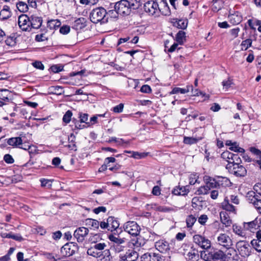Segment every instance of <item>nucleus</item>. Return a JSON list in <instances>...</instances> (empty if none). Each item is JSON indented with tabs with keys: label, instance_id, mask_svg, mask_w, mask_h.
<instances>
[{
	"label": "nucleus",
	"instance_id": "nucleus-60",
	"mask_svg": "<svg viewBox=\"0 0 261 261\" xmlns=\"http://www.w3.org/2000/svg\"><path fill=\"white\" fill-rule=\"evenodd\" d=\"M4 160L8 164H12L14 162L13 158L9 154H6L4 155Z\"/></svg>",
	"mask_w": 261,
	"mask_h": 261
},
{
	"label": "nucleus",
	"instance_id": "nucleus-58",
	"mask_svg": "<svg viewBox=\"0 0 261 261\" xmlns=\"http://www.w3.org/2000/svg\"><path fill=\"white\" fill-rule=\"evenodd\" d=\"M93 248H94L96 250L98 251H100V252H102V250L105 249V248L106 247V245L105 243H98L95 244L93 246H92Z\"/></svg>",
	"mask_w": 261,
	"mask_h": 261
},
{
	"label": "nucleus",
	"instance_id": "nucleus-40",
	"mask_svg": "<svg viewBox=\"0 0 261 261\" xmlns=\"http://www.w3.org/2000/svg\"><path fill=\"white\" fill-rule=\"evenodd\" d=\"M199 139L193 137H185L184 142L186 144L191 145L196 143Z\"/></svg>",
	"mask_w": 261,
	"mask_h": 261
},
{
	"label": "nucleus",
	"instance_id": "nucleus-15",
	"mask_svg": "<svg viewBox=\"0 0 261 261\" xmlns=\"http://www.w3.org/2000/svg\"><path fill=\"white\" fill-rule=\"evenodd\" d=\"M86 27V20L83 17H81L76 19L72 24V28L78 31Z\"/></svg>",
	"mask_w": 261,
	"mask_h": 261
},
{
	"label": "nucleus",
	"instance_id": "nucleus-54",
	"mask_svg": "<svg viewBox=\"0 0 261 261\" xmlns=\"http://www.w3.org/2000/svg\"><path fill=\"white\" fill-rule=\"evenodd\" d=\"M204 237L199 234H195L193 236V241L194 243L198 245V246L200 245L201 241L203 239Z\"/></svg>",
	"mask_w": 261,
	"mask_h": 261
},
{
	"label": "nucleus",
	"instance_id": "nucleus-7",
	"mask_svg": "<svg viewBox=\"0 0 261 261\" xmlns=\"http://www.w3.org/2000/svg\"><path fill=\"white\" fill-rule=\"evenodd\" d=\"M144 9L146 12L153 15L160 13L159 4L158 1H149L144 5Z\"/></svg>",
	"mask_w": 261,
	"mask_h": 261
},
{
	"label": "nucleus",
	"instance_id": "nucleus-23",
	"mask_svg": "<svg viewBox=\"0 0 261 261\" xmlns=\"http://www.w3.org/2000/svg\"><path fill=\"white\" fill-rule=\"evenodd\" d=\"M190 89H192V85H188L186 87V88H180L178 87H175L173 88L172 91L170 92V94H177L180 93L181 94H185L189 92L190 91Z\"/></svg>",
	"mask_w": 261,
	"mask_h": 261
},
{
	"label": "nucleus",
	"instance_id": "nucleus-26",
	"mask_svg": "<svg viewBox=\"0 0 261 261\" xmlns=\"http://www.w3.org/2000/svg\"><path fill=\"white\" fill-rule=\"evenodd\" d=\"M126 152L132 153L131 156L138 160L145 158L148 154L147 152H139L137 151H126Z\"/></svg>",
	"mask_w": 261,
	"mask_h": 261
},
{
	"label": "nucleus",
	"instance_id": "nucleus-39",
	"mask_svg": "<svg viewBox=\"0 0 261 261\" xmlns=\"http://www.w3.org/2000/svg\"><path fill=\"white\" fill-rule=\"evenodd\" d=\"M128 3L133 10L137 9L141 6V0H129Z\"/></svg>",
	"mask_w": 261,
	"mask_h": 261
},
{
	"label": "nucleus",
	"instance_id": "nucleus-33",
	"mask_svg": "<svg viewBox=\"0 0 261 261\" xmlns=\"http://www.w3.org/2000/svg\"><path fill=\"white\" fill-rule=\"evenodd\" d=\"M252 40L247 39L243 41L241 44V49L246 50L251 46Z\"/></svg>",
	"mask_w": 261,
	"mask_h": 261
},
{
	"label": "nucleus",
	"instance_id": "nucleus-47",
	"mask_svg": "<svg viewBox=\"0 0 261 261\" xmlns=\"http://www.w3.org/2000/svg\"><path fill=\"white\" fill-rule=\"evenodd\" d=\"M189 184L194 185L198 181V176L196 174H192L189 176Z\"/></svg>",
	"mask_w": 261,
	"mask_h": 261
},
{
	"label": "nucleus",
	"instance_id": "nucleus-18",
	"mask_svg": "<svg viewBox=\"0 0 261 261\" xmlns=\"http://www.w3.org/2000/svg\"><path fill=\"white\" fill-rule=\"evenodd\" d=\"M189 192L188 186L177 187L175 188L172 193L175 195H186Z\"/></svg>",
	"mask_w": 261,
	"mask_h": 261
},
{
	"label": "nucleus",
	"instance_id": "nucleus-6",
	"mask_svg": "<svg viewBox=\"0 0 261 261\" xmlns=\"http://www.w3.org/2000/svg\"><path fill=\"white\" fill-rule=\"evenodd\" d=\"M114 8L121 15H128L132 9L127 0H121L116 3Z\"/></svg>",
	"mask_w": 261,
	"mask_h": 261
},
{
	"label": "nucleus",
	"instance_id": "nucleus-45",
	"mask_svg": "<svg viewBox=\"0 0 261 261\" xmlns=\"http://www.w3.org/2000/svg\"><path fill=\"white\" fill-rule=\"evenodd\" d=\"M72 113L70 111H68L66 112L63 117V121L66 123H68L71 119Z\"/></svg>",
	"mask_w": 261,
	"mask_h": 261
},
{
	"label": "nucleus",
	"instance_id": "nucleus-14",
	"mask_svg": "<svg viewBox=\"0 0 261 261\" xmlns=\"http://www.w3.org/2000/svg\"><path fill=\"white\" fill-rule=\"evenodd\" d=\"M109 240L115 244V245H122L125 242L124 238H120L119 234L116 233L111 234L109 236Z\"/></svg>",
	"mask_w": 261,
	"mask_h": 261
},
{
	"label": "nucleus",
	"instance_id": "nucleus-41",
	"mask_svg": "<svg viewBox=\"0 0 261 261\" xmlns=\"http://www.w3.org/2000/svg\"><path fill=\"white\" fill-rule=\"evenodd\" d=\"M187 20H178L177 21V27L179 29L184 30L187 28Z\"/></svg>",
	"mask_w": 261,
	"mask_h": 261
},
{
	"label": "nucleus",
	"instance_id": "nucleus-59",
	"mask_svg": "<svg viewBox=\"0 0 261 261\" xmlns=\"http://www.w3.org/2000/svg\"><path fill=\"white\" fill-rule=\"evenodd\" d=\"M34 67L41 70H43L44 69V66L41 62L39 61H34Z\"/></svg>",
	"mask_w": 261,
	"mask_h": 261
},
{
	"label": "nucleus",
	"instance_id": "nucleus-22",
	"mask_svg": "<svg viewBox=\"0 0 261 261\" xmlns=\"http://www.w3.org/2000/svg\"><path fill=\"white\" fill-rule=\"evenodd\" d=\"M24 141L21 137H14L10 138L7 143L9 145L17 146L22 145V142Z\"/></svg>",
	"mask_w": 261,
	"mask_h": 261
},
{
	"label": "nucleus",
	"instance_id": "nucleus-51",
	"mask_svg": "<svg viewBox=\"0 0 261 261\" xmlns=\"http://www.w3.org/2000/svg\"><path fill=\"white\" fill-rule=\"evenodd\" d=\"M51 88L53 90V93L56 95H61L64 92L63 88L61 86L53 87Z\"/></svg>",
	"mask_w": 261,
	"mask_h": 261
},
{
	"label": "nucleus",
	"instance_id": "nucleus-5",
	"mask_svg": "<svg viewBox=\"0 0 261 261\" xmlns=\"http://www.w3.org/2000/svg\"><path fill=\"white\" fill-rule=\"evenodd\" d=\"M33 15L29 17L26 14H22L18 17V23L19 28L25 32H30L33 28V22L31 20Z\"/></svg>",
	"mask_w": 261,
	"mask_h": 261
},
{
	"label": "nucleus",
	"instance_id": "nucleus-4",
	"mask_svg": "<svg viewBox=\"0 0 261 261\" xmlns=\"http://www.w3.org/2000/svg\"><path fill=\"white\" fill-rule=\"evenodd\" d=\"M226 168L229 172L237 177H244L247 174L246 169L242 165L237 164H227Z\"/></svg>",
	"mask_w": 261,
	"mask_h": 261
},
{
	"label": "nucleus",
	"instance_id": "nucleus-55",
	"mask_svg": "<svg viewBox=\"0 0 261 261\" xmlns=\"http://www.w3.org/2000/svg\"><path fill=\"white\" fill-rule=\"evenodd\" d=\"M151 261H162V259L160 254L155 253H151Z\"/></svg>",
	"mask_w": 261,
	"mask_h": 261
},
{
	"label": "nucleus",
	"instance_id": "nucleus-1",
	"mask_svg": "<svg viewBox=\"0 0 261 261\" xmlns=\"http://www.w3.org/2000/svg\"><path fill=\"white\" fill-rule=\"evenodd\" d=\"M215 242L217 245L220 247L222 249H226L228 251L227 255H231V251H235L232 248L233 245L231 238L225 233H221L219 234L215 239Z\"/></svg>",
	"mask_w": 261,
	"mask_h": 261
},
{
	"label": "nucleus",
	"instance_id": "nucleus-30",
	"mask_svg": "<svg viewBox=\"0 0 261 261\" xmlns=\"http://www.w3.org/2000/svg\"><path fill=\"white\" fill-rule=\"evenodd\" d=\"M251 244L256 251L261 252V240H252L251 242Z\"/></svg>",
	"mask_w": 261,
	"mask_h": 261
},
{
	"label": "nucleus",
	"instance_id": "nucleus-32",
	"mask_svg": "<svg viewBox=\"0 0 261 261\" xmlns=\"http://www.w3.org/2000/svg\"><path fill=\"white\" fill-rule=\"evenodd\" d=\"M209 189L206 185L199 187L195 192L197 195H205L207 194L209 191Z\"/></svg>",
	"mask_w": 261,
	"mask_h": 261
},
{
	"label": "nucleus",
	"instance_id": "nucleus-35",
	"mask_svg": "<svg viewBox=\"0 0 261 261\" xmlns=\"http://www.w3.org/2000/svg\"><path fill=\"white\" fill-rule=\"evenodd\" d=\"M199 246L204 249H209L211 246V241L208 239L204 237Z\"/></svg>",
	"mask_w": 261,
	"mask_h": 261
},
{
	"label": "nucleus",
	"instance_id": "nucleus-31",
	"mask_svg": "<svg viewBox=\"0 0 261 261\" xmlns=\"http://www.w3.org/2000/svg\"><path fill=\"white\" fill-rule=\"evenodd\" d=\"M206 185L207 186L209 190L211 188H217L219 189L218 184H217V178L210 179V180L206 183Z\"/></svg>",
	"mask_w": 261,
	"mask_h": 261
},
{
	"label": "nucleus",
	"instance_id": "nucleus-36",
	"mask_svg": "<svg viewBox=\"0 0 261 261\" xmlns=\"http://www.w3.org/2000/svg\"><path fill=\"white\" fill-rule=\"evenodd\" d=\"M17 8L18 10L21 12H27L28 10V5L22 2H20L17 4Z\"/></svg>",
	"mask_w": 261,
	"mask_h": 261
},
{
	"label": "nucleus",
	"instance_id": "nucleus-42",
	"mask_svg": "<svg viewBox=\"0 0 261 261\" xmlns=\"http://www.w3.org/2000/svg\"><path fill=\"white\" fill-rule=\"evenodd\" d=\"M229 149L236 152L243 153L245 151V150L243 148L240 147L237 144L236 142H234V144L230 147Z\"/></svg>",
	"mask_w": 261,
	"mask_h": 261
},
{
	"label": "nucleus",
	"instance_id": "nucleus-16",
	"mask_svg": "<svg viewBox=\"0 0 261 261\" xmlns=\"http://www.w3.org/2000/svg\"><path fill=\"white\" fill-rule=\"evenodd\" d=\"M220 217L221 222L225 226V227L230 226L232 224L231 220L230 219L228 214L224 211L220 213Z\"/></svg>",
	"mask_w": 261,
	"mask_h": 261
},
{
	"label": "nucleus",
	"instance_id": "nucleus-11",
	"mask_svg": "<svg viewBox=\"0 0 261 261\" xmlns=\"http://www.w3.org/2000/svg\"><path fill=\"white\" fill-rule=\"evenodd\" d=\"M89 230L85 227H80L77 228L74 232L73 237L79 243H82L85 239V238L88 235Z\"/></svg>",
	"mask_w": 261,
	"mask_h": 261
},
{
	"label": "nucleus",
	"instance_id": "nucleus-63",
	"mask_svg": "<svg viewBox=\"0 0 261 261\" xmlns=\"http://www.w3.org/2000/svg\"><path fill=\"white\" fill-rule=\"evenodd\" d=\"M70 27L68 25H63L60 29V32L64 35L68 34L70 32Z\"/></svg>",
	"mask_w": 261,
	"mask_h": 261
},
{
	"label": "nucleus",
	"instance_id": "nucleus-20",
	"mask_svg": "<svg viewBox=\"0 0 261 261\" xmlns=\"http://www.w3.org/2000/svg\"><path fill=\"white\" fill-rule=\"evenodd\" d=\"M244 227L247 230L253 231L254 229H257L259 227L258 220L255 219L249 222H244Z\"/></svg>",
	"mask_w": 261,
	"mask_h": 261
},
{
	"label": "nucleus",
	"instance_id": "nucleus-52",
	"mask_svg": "<svg viewBox=\"0 0 261 261\" xmlns=\"http://www.w3.org/2000/svg\"><path fill=\"white\" fill-rule=\"evenodd\" d=\"M118 12H117V10L115 8L114 10H109L108 12H107V15H109L110 17L113 18H116L118 17L119 15Z\"/></svg>",
	"mask_w": 261,
	"mask_h": 261
},
{
	"label": "nucleus",
	"instance_id": "nucleus-43",
	"mask_svg": "<svg viewBox=\"0 0 261 261\" xmlns=\"http://www.w3.org/2000/svg\"><path fill=\"white\" fill-rule=\"evenodd\" d=\"M88 117L89 115L87 113H83L81 112L79 114V118L80 119V121L81 123H85L87 124Z\"/></svg>",
	"mask_w": 261,
	"mask_h": 261
},
{
	"label": "nucleus",
	"instance_id": "nucleus-62",
	"mask_svg": "<svg viewBox=\"0 0 261 261\" xmlns=\"http://www.w3.org/2000/svg\"><path fill=\"white\" fill-rule=\"evenodd\" d=\"M199 197H195L192 199V206L194 208H196L200 203Z\"/></svg>",
	"mask_w": 261,
	"mask_h": 261
},
{
	"label": "nucleus",
	"instance_id": "nucleus-56",
	"mask_svg": "<svg viewBox=\"0 0 261 261\" xmlns=\"http://www.w3.org/2000/svg\"><path fill=\"white\" fill-rule=\"evenodd\" d=\"M250 150L253 154L257 156V158H261V151L255 147H250Z\"/></svg>",
	"mask_w": 261,
	"mask_h": 261
},
{
	"label": "nucleus",
	"instance_id": "nucleus-25",
	"mask_svg": "<svg viewBox=\"0 0 261 261\" xmlns=\"http://www.w3.org/2000/svg\"><path fill=\"white\" fill-rule=\"evenodd\" d=\"M61 24V23L58 19H51L47 22V27L50 30H56L60 27Z\"/></svg>",
	"mask_w": 261,
	"mask_h": 261
},
{
	"label": "nucleus",
	"instance_id": "nucleus-24",
	"mask_svg": "<svg viewBox=\"0 0 261 261\" xmlns=\"http://www.w3.org/2000/svg\"><path fill=\"white\" fill-rule=\"evenodd\" d=\"M246 197L247 201L253 204H254L258 199V196L256 194L255 192L252 191L248 192Z\"/></svg>",
	"mask_w": 261,
	"mask_h": 261
},
{
	"label": "nucleus",
	"instance_id": "nucleus-21",
	"mask_svg": "<svg viewBox=\"0 0 261 261\" xmlns=\"http://www.w3.org/2000/svg\"><path fill=\"white\" fill-rule=\"evenodd\" d=\"M11 15L10 7L7 5H5L3 8L1 10L0 18L1 19H7Z\"/></svg>",
	"mask_w": 261,
	"mask_h": 261
},
{
	"label": "nucleus",
	"instance_id": "nucleus-17",
	"mask_svg": "<svg viewBox=\"0 0 261 261\" xmlns=\"http://www.w3.org/2000/svg\"><path fill=\"white\" fill-rule=\"evenodd\" d=\"M217 179L219 189L221 187H229L231 185V182L230 180L227 177L218 176L217 177Z\"/></svg>",
	"mask_w": 261,
	"mask_h": 261
},
{
	"label": "nucleus",
	"instance_id": "nucleus-19",
	"mask_svg": "<svg viewBox=\"0 0 261 261\" xmlns=\"http://www.w3.org/2000/svg\"><path fill=\"white\" fill-rule=\"evenodd\" d=\"M109 224V230L112 231L113 229L116 230L119 227V223L118 221L114 217H109L108 218Z\"/></svg>",
	"mask_w": 261,
	"mask_h": 261
},
{
	"label": "nucleus",
	"instance_id": "nucleus-2",
	"mask_svg": "<svg viewBox=\"0 0 261 261\" xmlns=\"http://www.w3.org/2000/svg\"><path fill=\"white\" fill-rule=\"evenodd\" d=\"M107 15V11L102 7H98L94 9L90 13V20L94 23H97L101 21L103 22H107V19H105Z\"/></svg>",
	"mask_w": 261,
	"mask_h": 261
},
{
	"label": "nucleus",
	"instance_id": "nucleus-46",
	"mask_svg": "<svg viewBox=\"0 0 261 261\" xmlns=\"http://www.w3.org/2000/svg\"><path fill=\"white\" fill-rule=\"evenodd\" d=\"M42 19L41 17H37L34 18V29H39L42 24Z\"/></svg>",
	"mask_w": 261,
	"mask_h": 261
},
{
	"label": "nucleus",
	"instance_id": "nucleus-27",
	"mask_svg": "<svg viewBox=\"0 0 261 261\" xmlns=\"http://www.w3.org/2000/svg\"><path fill=\"white\" fill-rule=\"evenodd\" d=\"M85 225L88 226H91L93 228H98L99 225V222L95 219H87L85 220Z\"/></svg>",
	"mask_w": 261,
	"mask_h": 261
},
{
	"label": "nucleus",
	"instance_id": "nucleus-53",
	"mask_svg": "<svg viewBox=\"0 0 261 261\" xmlns=\"http://www.w3.org/2000/svg\"><path fill=\"white\" fill-rule=\"evenodd\" d=\"M229 200L230 202H231L234 204L238 205L240 203V200L237 195H230Z\"/></svg>",
	"mask_w": 261,
	"mask_h": 261
},
{
	"label": "nucleus",
	"instance_id": "nucleus-29",
	"mask_svg": "<svg viewBox=\"0 0 261 261\" xmlns=\"http://www.w3.org/2000/svg\"><path fill=\"white\" fill-rule=\"evenodd\" d=\"M127 259L126 261H135L138 257V254L133 250H128L126 252Z\"/></svg>",
	"mask_w": 261,
	"mask_h": 261
},
{
	"label": "nucleus",
	"instance_id": "nucleus-38",
	"mask_svg": "<svg viewBox=\"0 0 261 261\" xmlns=\"http://www.w3.org/2000/svg\"><path fill=\"white\" fill-rule=\"evenodd\" d=\"M233 232L237 235L240 236H243L244 233L243 232L241 226L237 225V224H233L232 225Z\"/></svg>",
	"mask_w": 261,
	"mask_h": 261
},
{
	"label": "nucleus",
	"instance_id": "nucleus-13",
	"mask_svg": "<svg viewBox=\"0 0 261 261\" xmlns=\"http://www.w3.org/2000/svg\"><path fill=\"white\" fill-rule=\"evenodd\" d=\"M221 206L223 210L226 211L236 214V206L230 203L228 197H226L223 202L221 203Z\"/></svg>",
	"mask_w": 261,
	"mask_h": 261
},
{
	"label": "nucleus",
	"instance_id": "nucleus-48",
	"mask_svg": "<svg viewBox=\"0 0 261 261\" xmlns=\"http://www.w3.org/2000/svg\"><path fill=\"white\" fill-rule=\"evenodd\" d=\"M233 156L231 158V160H229V163L231 164H240V163L241 162V160L240 158L238 156L237 154L233 153Z\"/></svg>",
	"mask_w": 261,
	"mask_h": 261
},
{
	"label": "nucleus",
	"instance_id": "nucleus-28",
	"mask_svg": "<svg viewBox=\"0 0 261 261\" xmlns=\"http://www.w3.org/2000/svg\"><path fill=\"white\" fill-rule=\"evenodd\" d=\"M186 34L182 31H180L176 35V41L179 44H182L185 41Z\"/></svg>",
	"mask_w": 261,
	"mask_h": 261
},
{
	"label": "nucleus",
	"instance_id": "nucleus-8",
	"mask_svg": "<svg viewBox=\"0 0 261 261\" xmlns=\"http://www.w3.org/2000/svg\"><path fill=\"white\" fill-rule=\"evenodd\" d=\"M124 231L133 236H137L140 230V226L135 221H128L123 225Z\"/></svg>",
	"mask_w": 261,
	"mask_h": 261
},
{
	"label": "nucleus",
	"instance_id": "nucleus-61",
	"mask_svg": "<svg viewBox=\"0 0 261 261\" xmlns=\"http://www.w3.org/2000/svg\"><path fill=\"white\" fill-rule=\"evenodd\" d=\"M140 91L142 93H149L151 92V89L148 85H144L141 87Z\"/></svg>",
	"mask_w": 261,
	"mask_h": 261
},
{
	"label": "nucleus",
	"instance_id": "nucleus-10",
	"mask_svg": "<svg viewBox=\"0 0 261 261\" xmlns=\"http://www.w3.org/2000/svg\"><path fill=\"white\" fill-rule=\"evenodd\" d=\"M75 246L72 243H66L60 250L61 255L63 257H69L75 253Z\"/></svg>",
	"mask_w": 261,
	"mask_h": 261
},
{
	"label": "nucleus",
	"instance_id": "nucleus-64",
	"mask_svg": "<svg viewBox=\"0 0 261 261\" xmlns=\"http://www.w3.org/2000/svg\"><path fill=\"white\" fill-rule=\"evenodd\" d=\"M123 107H124L123 104L120 103L119 105L114 107L113 108V111L115 113H121L123 111Z\"/></svg>",
	"mask_w": 261,
	"mask_h": 261
},
{
	"label": "nucleus",
	"instance_id": "nucleus-57",
	"mask_svg": "<svg viewBox=\"0 0 261 261\" xmlns=\"http://www.w3.org/2000/svg\"><path fill=\"white\" fill-rule=\"evenodd\" d=\"M7 93H9V91L7 90H3L0 92V98L3 99V100H8L9 98L8 97Z\"/></svg>",
	"mask_w": 261,
	"mask_h": 261
},
{
	"label": "nucleus",
	"instance_id": "nucleus-49",
	"mask_svg": "<svg viewBox=\"0 0 261 261\" xmlns=\"http://www.w3.org/2000/svg\"><path fill=\"white\" fill-rule=\"evenodd\" d=\"M35 40L37 42H42L47 40V37H46L45 33H41L35 36Z\"/></svg>",
	"mask_w": 261,
	"mask_h": 261
},
{
	"label": "nucleus",
	"instance_id": "nucleus-37",
	"mask_svg": "<svg viewBox=\"0 0 261 261\" xmlns=\"http://www.w3.org/2000/svg\"><path fill=\"white\" fill-rule=\"evenodd\" d=\"M196 219L193 215H189L186 219L187 226L188 228L191 227L195 223Z\"/></svg>",
	"mask_w": 261,
	"mask_h": 261
},
{
	"label": "nucleus",
	"instance_id": "nucleus-50",
	"mask_svg": "<svg viewBox=\"0 0 261 261\" xmlns=\"http://www.w3.org/2000/svg\"><path fill=\"white\" fill-rule=\"evenodd\" d=\"M15 40L16 38L13 37H9L5 40V43L8 46H13L16 44Z\"/></svg>",
	"mask_w": 261,
	"mask_h": 261
},
{
	"label": "nucleus",
	"instance_id": "nucleus-3",
	"mask_svg": "<svg viewBox=\"0 0 261 261\" xmlns=\"http://www.w3.org/2000/svg\"><path fill=\"white\" fill-rule=\"evenodd\" d=\"M87 253L89 255L99 258V261H109L111 259L110 253L108 249L100 252L91 247L87 250Z\"/></svg>",
	"mask_w": 261,
	"mask_h": 261
},
{
	"label": "nucleus",
	"instance_id": "nucleus-34",
	"mask_svg": "<svg viewBox=\"0 0 261 261\" xmlns=\"http://www.w3.org/2000/svg\"><path fill=\"white\" fill-rule=\"evenodd\" d=\"M40 181L41 182V187H47V188L49 189L52 186V182L53 180L41 178L40 179Z\"/></svg>",
	"mask_w": 261,
	"mask_h": 261
},
{
	"label": "nucleus",
	"instance_id": "nucleus-12",
	"mask_svg": "<svg viewBox=\"0 0 261 261\" xmlns=\"http://www.w3.org/2000/svg\"><path fill=\"white\" fill-rule=\"evenodd\" d=\"M156 249L162 253H166L170 250L169 244L165 240H160L155 243Z\"/></svg>",
	"mask_w": 261,
	"mask_h": 261
},
{
	"label": "nucleus",
	"instance_id": "nucleus-9",
	"mask_svg": "<svg viewBox=\"0 0 261 261\" xmlns=\"http://www.w3.org/2000/svg\"><path fill=\"white\" fill-rule=\"evenodd\" d=\"M238 249L242 256H248L251 253L249 244L244 241H239L237 244Z\"/></svg>",
	"mask_w": 261,
	"mask_h": 261
},
{
	"label": "nucleus",
	"instance_id": "nucleus-44",
	"mask_svg": "<svg viewBox=\"0 0 261 261\" xmlns=\"http://www.w3.org/2000/svg\"><path fill=\"white\" fill-rule=\"evenodd\" d=\"M232 155L233 153H231L228 151L223 152L221 154V157L223 159L226 160L228 162V163H229V160L231 161V158L233 156Z\"/></svg>",
	"mask_w": 261,
	"mask_h": 261
}]
</instances>
